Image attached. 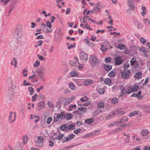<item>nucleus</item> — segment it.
I'll use <instances>...</instances> for the list:
<instances>
[{
  "mask_svg": "<svg viewBox=\"0 0 150 150\" xmlns=\"http://www.w3.org/2000/svg\"><path fill=\"white\" fill-rule=\"evenodd\" d=\"M119 88L121 92L120 95L123 97L124 94H130L132 92V88L129 87H125L122 85L119 86Z\"/></svg>",
  "mask_w": 150,
  "mask_h": 150,
  "instance_id": "nucleus-1",
  "label": "nucleus"
},
{
  "mask_svg": "<svg viewBox=\"0 0 150 150\" xmlns=\"http://www.w3.org/2000/svg\"><path fill=\"white\" fill-rule=\"evenodd\" d=\"M46 71V69L44 67H41L37 69L36 72L38 76L41 80L43 79Z\"/></svg>",
  "mask_w": 150,
  "mask_h": 150,
  "instance_id": "nucleus-2",
  "label": "nucleus"
},
{
  "mask_svg": "<svg viewBox=\"0 0 150 150\" xmlns=\"http://www.w3.org/2000/svg\"><path fill=\"white\" fill-rule=\"evenodd\" d=\"M75 128V126L73 124H67L63 125L60 127V130L62 131H71Z\"/></svg>",
  "mask_w": 150,
  "mask_h": 150,
  "instance_id": "nucleus-3",
  "label": "nucleus"
},
{
  "mask_svg": "<svg viewBox=\"0 0 150 150\" xmlns=\"http://www.w3.org/2000/svg\"><path fill=\"white\" fill-rule=\"evenodd\" d=\"M112 47H110V45L109 42L107 41H105L103 43V44L101 45V50L103 52H106L107 50L112 48Z\"/></svg>",
  "mask_w": 150,
  "mask_h": 150,
  "instance_id": "nucleus-4",
  "label": "nucleus"
},
{
  "mask_svg": "<svg viewBox=\"0 0 150 150\" xmlns=\"http://www.w3.org/2000/svg\"><path fill=\"white\" fill-rule=\"evenodd\" d=\"M22 36L21 30L19 28H17L13 33V36L14 38L17 40H19Z\"/></svg>",
  "mask_w": 150,
  "mask_h": 150,
  "instance_id": "nucleus-5",
  "label": "nucleus"
},
{
  "mask_svg": "<svg viewBox=\"0 0 150 150\" xmlns=\"http://www.w3.org/2000/svg\"><path fill=\"white\" fill-rule=\"evenodd\" d=\"M37 141L35 142V146L37 147H41L44 144L43 138L42 137L40 136L38 137Z\"/></svg>",
  "mask_w": 150,
  "mask_h": 150,
  "instance_id": "nucleus-6",
  "label": "nucleus"
},
{
  "mask_svg": "<svg viewBox=\"0 0 150 150\" xmlns=\"http://www.w3.org/2000/svg\"><path fill=\"white\" fill-rule=\"evenodd\" d=\"M89 61L91 64L93 66L97 65L99 62V60L97 59L96 56L94 54L90 56Z\"/></svg>",
  "mask_w": 150,
  "mask_h": 150,
  "instance_id": "nucleus-7",
  "label": "nucleus"
},
{
  "mask_svg": "<svg viewBox=\"0 0 150 150\" xmlns=\"http://www.w3.org/2000/svg\"><path fill=\"white\" fill-rule=\"evenodd\" d=\"M131 71L130 70L124 69L122 72L121 76L123 79H127L129 77Z\"/></svg>",
  "mask_w": 150,
  "mask_h": 150,
  "instance_id": "nucleus-8",
  "label": "nucleus"
},
{
  "mask_svg": "<svg viewBox=\"0 0 150 150\" xmlns=\"http://www.w3.org/2000/svg\"><path fill=\"white\" fill-rule=\"evenodd\" d=\"M64 137V135L59 131H57L54 134V137L52 138L53 140L55 139L61 140Z\"/></svg>",
  "mask_w": 150,
  "mask_h": 150,
  "instance_id": "nucleus-9",
  "label": "nucleus"
},
{
  "mask_svg": "<svg viewBox=\"0 0 150 150\" xmlns=\"http://www.w3.org/2000/svg\"><path fill=\"white\" fill-rule=\"evenodd\" d=\"M16 115L15 112H10L8 120L10 123L14 122L16 120Z\"/></svg>",
  "mask_w": 150,
  "mask_h": 150,
  "instance_id": "nucleus-10",
  "label": "nucleus"
},
{
  "mask_svg": "<svg viewBox=\"0 0 150 150\" xmlns=\"http://www.w3.org/2000/svg\"><path fill=\"white\" fill-rule=\"evenodd\" d=\"M115 126H120V127H123L124 126H126V125L125 124H123L122 125H119L118 122L117 121L116 122H114L113 123L109 124L108 125V127H111Z\"/></svg>",
  "mask_w": 150,
  "mask_h": 150,
  "instance_id": "nucleus-11",
  "label": "nucleus"
},
{
  "mask_svg": "<svg viewBox=\"0 0 150 150\" xmlns=\"http://www.w3.org/2000/svg\"><path fill=\"white\" fill-rule=\"evenodd\" d=\"M80 57L81 60H87L88 59V55L85 52H81L80 53Z\"/></svg>",
  "mask_w": 150,
  "mask_h": 150,
  "instance_id": "nucleus-12",
  "label": "nucleus"
},
{
  "mask_svg": "<svg viewBox=\"0 0 150 150\" xmlns=\"http://www.w3.org/2000/svg\"><path fill=\"white\" fill-rule=\"evenodd\" d=\"M142 93V92L139 91L137 93H132L131 96L132 97H138V98L139 100H140L143 97V96L142 95H140Z\"/></svg>",
  "mask_w": 150,
  "mask_h": 150,
  "instance_id": "nucleus-13",
  "label": "nucleus"
},
{
  "mask_svg": "<svg viewBox=\"0 0 150 150\" xmlns=\"http://www.w3.org/2000/svg\"><path fill=\"white\" fill-rule=\"evenodd\" d=\"M115 64L116 65H119L122 64L123 61L121 60L120 57H117L115 58Z\"/></svg>",
  "mask_w": 150,
  "mask_h": 150,
  "instance_id": "nucleus-14",
  "label": "nucleus"
},
{
  "mask_svg": "<svg viewBox=\"0 0 150 150\" xmlns=\"http://www.w3.org/2000/svg\"><path fill=\"white\" fill-rule=\"evenodd\" d=\"M128 120V118L126 117H123L121 119L120 121H117L118 122L119 125H122L123 124L124 122H126Z\"/></svg>",
  "mask_w": 150,
  "mask_h": 150,
  "instance_id": "nucleus-15",
  "label": "nucleus"
},
{
  "mask_svg": "<svg viewBox=\"0 0 150 150\" xmlns=\"http://www.w3.org/2000/svg\"><path fill=\"white\" fill-rule=\"evenodd\" d=\"M142 72L141 71H139L135 74L134 77L137 79H140L142 78Z\"/></svg>",
  "mask_w": 150,
  "mask_h": 150,
  "instance_id": "nucleus-16",
  "label": "nucleus"
},
{
  "mask_svg": "<svg viewBox=\"0 0 150 150\" xmlns=\"http://www.w3.org/2000/svg\"><path fill=\"white\" fill-rule=\"evenodd\" d=\"M38 106L41 109L45 107V102L44 101L40 102L37 104Z\"/></svg>",
  "mask_w": 150,
  "mask_h": 150,
  "instance_id": "nucleus-17",
  "label": "nucleus"
},
{
  "mask_svg": "<svg viewBox=\"0 0 150 150\" xmlns=\"http://www.w3.org/2000/svg\"><path fill=\"white\" fill-rule=\"evenodd\" d=\"M149 133L148 130L147 129H144L142 130L141 132V134L143 136L147 135Z\"/></svg>",
  "mask_w": 150,
  "mask_h": 150,
  "instance_id": "nucleus-18",
  "label": "nucleus"
},
{
  "mask_svg": "<svg viewBox=\"0 0 150 150\" xmlns=\"http://www.w3.org/2000/svg\"><path fill=\"white\" fill-rule=\"evenodd\" d=\"M33 74L32 76H30L29 77V79H31V81L33 82H36V80L35 79V77L36 76V74L34 73V72H33Z\"/></svg>",
  "mask_w": 150,
  "mask_h": 150,
  "instance_id": "nucleus-19",
  "label": "nucleus"
},
{
  "mask_svg": "<svg viewBox=\"0 0 150 150\" xmlns=\"http://www.w3.org/2000/svg\"><path fill=\"white\" fill-rule=\"evenodd\" d=\"M105 69L107 71H110L112 68V66L108 64H105L104 65Z\"/></svg>",
  "mask_w": 150,
  "mask_h": 150,
  "instance_id": "nucleus-20",
  "label": "nucleus"
},
{
  "mask_svg": "<svg viewBox=\"0 0 150 150\" xmlns=\"http://www.w3.org/2000/svg\"><path fill=\"white\" fill-rule=\"evenodd\" d=\"M78 110H79L82 114V113H85L87 110V109L85 107H81L78 108Z\"/></svg>",
  "mask_w": 150,
  "mask_h": 150,
  "instance_id": "nucleus-21",
  "label": "nucleus"
},
{
  "mask_svg": "<svg viewBox=\"0 0 150 150\" xmlns=\"http://www.w3.org/2000/svg\"><path fill=\"white\" fill-rule=\"evenodd\" d=\"M93 81L92 80H88L85 81L84 82V85L85 86H88L90 85L91 84L93 83Z\"/></svg>",
  "mask_w": 150,
  "mask_h": 150,
  "instance_id": "nucleus-22",
  "label": "nucleus"
},
{
  "mask_svg": "<svg viewBox=\"0 0 150 150\" xmlns=\"http://www.w3.org/2000/svg\"><path fill=\"white\" fill-rule=\"evenodd\" d=\"M74 98L73 97L67 99L65 100V105H67L70 103L73 100Z\"/></svg>",
  "mask_w": 150,
  "mask_h": 150,
  "instance_id": "nucleus-23",
  "label": "nucleus"
},
{
  "mask_svg": "<svg viewBox=\"0 0 150 150\" xmlns=\"http://www.w3.org/2000/svg\"><path fill=\"white\" fill-rule=\"evenodd\" d=\"M141 7L142 11V12L141 13V15L143 16H144L145 12L146 11V8L143 5L141 6Z\"/></svg>",
  "mask_w": 150,
  "mask_h": 150,
  "instance_id": "nucleus-24",
  "label": "nucleus"
},
{
  "mask_svg": "<svg viewBox=\"0 0 150 150\" xmlns=\"http://www.w3.org/2000/svg\"><path fill=\"white\" fill-rule=\"evenodd\" d=\"M115 115V113L114 112L110 113L108 115H107L105 117V119L108 120L113 117Z\"/></svg>",
  "mask_w": 150,
  "mask_h": 150,
  "instance_id": "nucleus-25",
  "label": "nucleus"
},
{
  "mask_svg": "<svg viewBox=\"0 0 150 150\" xmlns=\"http://www.w3.org/2000/svg\"><path fill=\"white\" fill-rule=\"evenodd\" d=\"M73 114L74 115H75L80 116L82 115V113L80 112L79 110H78V109H77V110L73 112Z\"/></svg>",
  "mask_w": 150,
  "mask_h": 150,
  "instance_id": "nucleus-26",
  "label": "nucleus"
},
{
  "mask_svg": "<svg viewBox=\"0 0 150 150\" xmlns=\"http://www.w3.org/2000/svg\"><path fill=\"white\" fill-rule=\"evenodd\" d=\"M76 107V105H71L69 106V111H72L75 110Z\"/></svg>",
  "mask_w": 150,
  "mask_h": 150,
  "instance_id": "nucleus-27",
  "label": "nucleus"
},
{
  "mask_svg": "<svg viewBox=\"0 0 150 150\" xmlns=\"http://www.w3.org/2000/svg\"><path fill=\"white\" fill-rule=\"evenodd\" d=\"M125 47V45L123 44H119L117 46V48L120 49V50H123Z\"/></svg>",
  "mask_w": 150,
  "mask_h": 150,
  "instance_id": "nucleus-28",
  "label": "nucleus"
},
{
  "mask_svg": "<svg viewBox=\"0 0 150 150\" xmlns=\"http://www.w3.org/2000/svg\"><path fill=\"white\" fill-rule=\"evenodd\" d=\"M138 112H139L138 110H134L129 113V116L130 117H132L137 114Z\"/></svg>",
  "mask_w": 150,
  "mask_h": 150,
  "instance_id": "nucleus-29",
  "label": "nucleus"
},
{
  "mask_svg": "<svg viewBox=\"0 0 150 150\" xmlns=\"http://www.w3.org/2000/svg\"><path fill=\"white\" fill-rule=\"evenodd\" d=\"M8 93L11 95H14L16 94V92L12 88H10L8 91Z\"/></svg>",
  "mask_w": 150,
  "mask_h": 150,
  "instance_id": "nucleus-30",
  "label": "nucleus"
},
{
  "mask_svg": "<svg viewBox=\"0 0 150 150\" xmlns=\"http://www.w3.org/2000/svg\"><path fill=\"white\" fill-rule=\"evenodd\" d=\"M136 59L134 57H133L131 59L130 61V63L131 65L132 66H134L135 65L136 62Z\"/></svg>",
  "mask_w": 150,
  "mask_h": 150,
  "instance_id": "nucleus-31",
  "label": "nucleus"
},
{
  "mask_svg": "<svg viewBox=\"0 0 150 150\" xmlns=\"http://www.w3.org/2000/svg\"><path fill=\"white\" fill-rule=\"evenodd\" d=\"M93 122V121L92 118L87 119L85 121V123H87L88 124L92 123Z\"/></svg>",
  "mask_w": 150,
  "mask_h": 150,
  "instance_id": "nucleus-32",
  "label": "nucleus"
},
{
  "mask_svg": "<svg viewBox=\"0 0 150 150\" xmlns=\"http://www.w3.org/2000/svg\"><path fill=\"white\" fill-rule=\"evenodd\" d=\"M132 88V92H134L135 91H137L139 88V86L137 85H135L134 86L133 88L130 87Z\"/></svg>",
  "mask_w": 150,
  "mask_h": 150,
  "instance_id": "nucleus-33",
  "label": "nucleus"
},
{
  "mask_svg": "<svg viewBox=\"0 0 150 150\" xmlns=\"http://www.w3.org/2000/svg\"><path fill=\"white\" fill-rule=\"evenodd\" d=\"M116 73L115 71H111L109 74V76L111 77H113L115 76Z\"/></svg>",
  "mask_w": 150,
  "mask_h": 150,
  "instance_id": "nucleus-34",
  "label": "nucleus"
},
{
  "mask_svg": "<svg viewBox=\"0 0 150 150\" xmlns=\"http://www.w3.org/2000/svg\"><path fill=\"white\" fill-rule=\"evenodd\" d=\"M69 86L70 88L72 90H74L75 89V87L74 84L72 82H70L69 83Z\"/></svg>",
  "mask_w": 150,
  "mask_h": 150,
  "instance_id": "nucleus-35",
  "label": "nucleus"
},
{
  "mask_svg": "<svg viewBox=\"0 0 150 150\" xmlns=\"http://www.w3.org/2000/svg\"><path fill=\"white\" fill-rule=\"evenodd\" d=\"M66 117L67 120H70L72 118L73 115L69 113L67 114Z\"/></svg>",
  "mask_w": 150,
  "mask_h": 150,
  "instance_id": "nucleus-36",
  "label": "nucleus"
},
{
  "mask_svg": "<svg viewBox=\"0 0 150 150\" xmlns=\"http://www.w3.org/2000/svg\"><path fill=\"white\" fill-rule=\"evenodd\" d=\"M104 103L102 102H99L98 104V107L99 108H104Z\"/></svg>",
  "mask_w": 150,
  "mask_h": 150,
  "instance_id": "nucleus-37",
  "label": "nucleus"
},
{
  "mask_svg": "<svg viewBox=\"0 0 150 150\" xmlns=\"http://www.w3.org/2000/svg\"><path fill=\"white\" fill-rule=\"evenodd\" d=\"M119 100L116 98H113L112 100V103L114 104H116L118 102Z\"/></svg>",
  "mask_w": 150,
  "mask_h": 150,
  "instance_id": "nucleus-38",
  "label": "nucleus"
},
{
  "mask_svg": "<svg viewBox=\"0 0 150 150\" xmlns=\"http://www.w3.org/2000/svg\"><path fill=\"white\" fill-rule=\"evenodd\" d=\"M70 74L72 77H75L78 76V74L76 71H73L71 72Z\"/></svg>",
  "mask_w": 150,
  "mask_h": 150,
  "instance_id": "nucleus-39",
  "label": "nucleus"
},
{
  "mask_svg": "<svg viewBox=\"0 0 150 150\" xmlns=\"http://www.w3.org/2000/svg\"><path fill=\"white\" fill-rule=\"evenodd\" d=\"M65 112H61L60 114H59V116H60V119L61 120L63 119L65 117Z\"/></svg>",
  "mask_w": 150,
  "mask_h": 150,
  "instance_id": "nucleus-40",
  "label": "nucleus"
},
{
  "mask_svg": "<svg viewBox=\"0 0 150 150\" xmlns=\"http://www.w3.org/2000/svg\"><path fill=\"white\" fill-rule=\"evenodd\" d=\"M140 50L141 51L143 52L144 53L149 51V50H148L147 48L144 47H141L140 48Z\"/></svg>",
  "mask_w": 150,
  "mask_h": 150,
  "instance_id": "nucleus-41",
  "label": "nucleus"
},
{
  "mask_svg": "<svg viewBox=\"0 0 150 150\" xmlns=\"http://www.w3.org/2000/svg\"><path fill=\"white\" fill-rule=\"evenodd\" d=\"M70 65L73 67L76 66L78 64L77 62H75L74 61H70Z\"/></svg>",
  "mask_w": 150,
  "mask_h": 150,
  "instance_id": "nucleus-42",
  "label": "nucleus"
},
{
  "mask_svg": "<svg viewBox=\"0 0 150 150\" xmlns=\"http://www.w3.org/2000/svg\"><path fill=\"white\" fill-rule=\"evenodd\" d=\"M125 126H124V127H121L120 128V127H119V128H116L115 129V131L117 132H120V131H122V130H124V127Z\"/></svg>",
  "mask_w": 150,
  "mask_h": 150,
  "instance_id": "nucleus-43",
  "label": "nucleus"
},
{
  "mask_svg": "<svg viewBox=\"0 0 150 150\" xmlns=\"http://www.w3.org/2000/svg\"><path fill=\"white\" fill-rule=\"evenodd\" d=\"M42 29V30L45 33H48L52 32L51 30H49L47 28L46 29V28H41Z\"/></svg>",
  "mask_w": 150,
  "mask_h": 150,
  "instance_id": "nucleus-44",
  "label": "nucleus"
},
{
  "mask_svg": "<svg viewBox=\"0 0 150 150\" xmlns=\"http://www.w3.org/2000/svg\"><path fill=\"white\" fill-rule=\"evenodd\" d=\"M75 135L73 134L69 135L68 137H67L68 138V140L69 141L74 138L75 137Z\"/></svg>",
  "mask_w": 150,
  "mask_h": 150,
  "instance_id": "nucleus-45",
  "label": "nucleus"
},
{
  "mask_svg": "<svg viewBox=\"0 0 150 150\" xmlns=\"http://www.w3.org/2000/svg\"><path fill=\"white\" fill-rule=\"evenodd\" d=\"M99 9H97V8L95 7L93 8L92 10V11H91V13H96L99 11Z\"/></svg>",
  "mask_w": 150,
  "mask_h": 150,
  "instance_id": "nucleus-46",
  "label": "nucleus"
},
{
  "mask_svg": "<svg viewBox=\"0 0 150 150\" xmlns=\"http://www.w3.org/2000/svg\"><path fill=\"white\" fill-rule=\"evenodd\" d=\"M40 62L39 60H36L35 62V63L34 64V67H37L39 66Z\"/></svg>",
  "mask_w": 150,
  "mask_h": 150,
  "instance_id": "nucleus-47",
  "label": "nucleus"
},
{
  "mask_svg": "<svg viewBox=\"0 0 150 150\" xmlns=\"http://www.w3.org/2000/svg\"><path fill=\"white\" fill-rule=\"evenodd\" d=\"M60 116H59V114H57L56 116L54 117V121L55 122L58 121L60 118Z\"/></svg>",
  "mask_w": 150,
  "mask_h": 150,
  "instance_id": "nucleus-48",
  "label": "nucleus"
},
{
  "mask_svg": "<svg viewBox=\"0 0 150 150\" xmlns=\"http://www.w3.org/2000/svg\"><path fill=\"white\" fill-rule=\"evenodd\" d=\"M29 91H30V95H32L34 93V90L33 88L32 87H30L28 88Z\"/></svg>",
  "mask_w": 150,
  "mask_h": 150,
  "instance_id": "nucleus-49",
  "label": "nucleus"
},
{
  "mask_svg": "<svg viewBox=\"0 0 150 150\" xmlns=\"http://www.w3.org/2000/svg\"><path fill=\"white\" fill-rule=\"evenodd\" d=\"M47 105H48V107L49 108H52L53 107L54 105L53 104V103L50 101H48L47 103Z\"/></svg>",
  "mask_w": 150,
  "mask_h": 150,
  "instance_id": "nucleus-50",
  "label": "nucleus"
},
{
  "mask_svg": "<svg viewBox=\"0 0 150 150\" xmlns=\"http://www.w3.org/2000/svg\"><path fill=\"white\" fill-rule=\"evenodd\" d=\"M105 83L106 84H109L111 82V80L110 79H106L104 80Z\"/></svg>",
  "mask_w": 150,
  "mask_h": 150,
  "instance_id": "nucleus-51",
  "label": "nucleus"
},
{
  "mask_svg": "<svg viewBox=\"0 0 150 150\" xmlns=\"http://www.w3.org/2000/svg\"><path fill=\"white\" fill-rule=\"evenodd\" d=\"M95 7L97 8V9H100L101 7V4L100 3L98 2L96 4Z\"/></svg>",
  "mask_w": 150,
  "mask_h": 150,
  "instance_id": "nucleus-52",
  "label": "nucleus"
},
{
  "mask_svg": "<svg viewBox=\"0 0 150 150\" xmlns=\"http://www.w3.org/2000/svg\"><path fill=\"white\" fill-rule=\"evenodd\" d=\"M52 120V118L51 117H49L47 119V123L48 124H50Z\"/></svg>",
  "mask_w": 150,
  "mask_h": 150,
  "instance_id": "nucleus-53",
  "label": "nucleus"
},
{
  "mask_svg": "<svg viewBox=\"0 0 150 150\" xmlns=\"http://www.w3.org/2000/svg\"><path fill=\"white\" fill-rule=\"evenodd\" d=\"M28 71L27 69H23V76L24 77H26L27 76Z\"/></svg>",
  "mask_w": 150,
  "mask_h": 150,
  "instance_id": "nucleus-54",
  "label": "nucleus"
},
{
  "mask_svg": "<svg viewBox=\"0 0 150 150\" xmlns=\"http://www.w3.org/2000/svg\"><path fill=\"white\" fill-rule=\"evenodd\" d=\"M38 97V95L36 94H35L34 95L32 96V100L33 102L35 101L36 100L37 98Z\"/></svg>",
  "mask_w": 150,
  "mask_h": 150,
  "instance_id": "nucleus-55",
  "label": "nucleus"
},
{
  "mask_svg": "<svg viewBox=\"0 0 150 150\" xmlns=\"http://www.w3.org/2000/svg\"><path fill=\"white\" fill-rule=\"evenodd\" d=\"M23 86H30L31 85V84L29 82H26V81L25 80H24L23 81Z\"/></svg>",
  "mask_w": 150,
  "mask_h": 150,
  "instance_id": "nucleus-56",
  "label": "nucleus"
},
{
  "mask_svg": "<svg viewBox=\"0 0 150 150\" xmlns=\"http://www.w3.org/2000/svg\"><path fill=\"white\" fill-rule=\"evenodd\" d=\"M77 63L79 65H77L76 66L78 67L79 69H82L83 68V66L82 64H80L79 62H78Z\"/></svg>",
  "mask_w": 150,
  "mask_h": 150,
  "instance_id": "nucleus-57",
  "label": "nucleus"
},
{
  "mask_svg": "<svg viewBox=\"0 0 150 150\" xmlns=\"http://www.w3.org/2000/svg\"><path fill=\"white\" fill-rule=\"evenodd\" d=\"M37 57L40 60L43 61L45 60V59L41 55L38 54Z\"/></svg>",
  "mask_w": 150,
  "mask_h": 150,
  "instance_id": "nucleus-58",
  "label": "nucleus"
},
{
  "mask_svg": "<svg viewBox=\"0 0 150 150\" xmlns=\"http://www.w3.org/2000/svg\"><path fill=\"white\" fill-rule=\"evenodd\" d=\"M47 26L49 28H51L52 27V26L51 24V22H50L49 21H47L46 24Z\"/></svg>",
  "mask_w": 150,
  "mask_h": 150,
  "instance_id": "nucleus-59",
  "label": "nucleus"
},
{
  "mask_svg": "<svg viewBox=\"0 0 150 150\" xmlns=\"http://www.w3.org/2000/svg\"><path fill=\"white\" fill-rule=\"evenodd\" d=\"M53 140H50L49 142V146H50L52 147L53 146L54 143L53 142Z\"/></svg>",
  "mask_w": 150,
  "mask_h": 150,
  "instance_id": "nucleus-60",
  "label": "nucleus"
},
{
  "mask_svg": "<svg viewBox=\"0 0 150 150\" xmlns=\"http://www.w3.org/2000/svg\"><path fill=\"white\" fill-rule=\"evenodd\" d=\"M99 113H100V112H98V110L97 109L94 111L93 113V115L94 116H96Z\"/></svg>",
  "mask_w": 150,
  "mask_h": 150,
  "instance_id": "nucleus-61",
  "label": "nucleus"
},
{
  "mask_svg": "<svg viewBox=\"0 0 150 150\" xmlns=\"http://www.w3.org/2000/svg\"><path fill=\"white\" fill-rule=\"evenodd\" d=\"M22 139L23 143L24 144V145H25L27 143L28 139L27 138H25L24 136L22 137Z\"/></svg>",
  "mask_w": 150,
  "mask_h": 150,
  "instance_id": "nucleus-62",
  "label": "nucleus"
},
{
  "mask_svg": "<svg viewBox=\"0 0 150 150\" xmlns=\"http://www.w3.org/2000/svg\"><path fill=\"white\" fill-rule=\"evenodd\" d=\"M144 23L147 25H149L150 24V22L149 20L147 19H145L144 20Z\"/></svg>",
  "mask_w": 150,
  "mask_h": 150,
  "instance_id": "nucleus-63",
  "label": "nucleus"
},
{
  "mask_svg": "<svg viewBox=\"0 0 150 150\" xmlns=\"http://www.w3.org/2000/svg\"><path fill=\"white\" fill-rule=\"evenodd\" d=\"M87 45L88 46L91 47H93L95 45L94 44H93V43L90 41H89V42L87 44Z\"/></svg>",
  "mask_w": 150,
  "mask_h": 150,
  "instance_id": "nucleus-64",
  "label": "nucleus"
}]
</instances>
